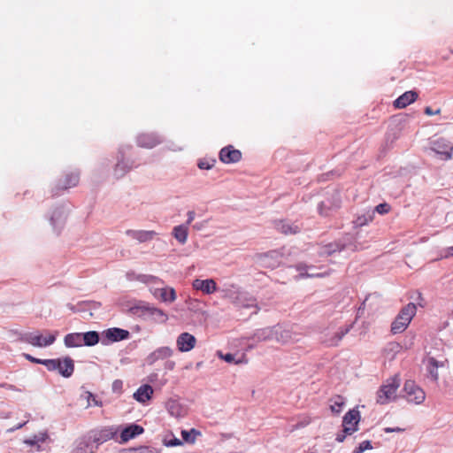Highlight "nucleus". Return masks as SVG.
Instances as JSON below:
<instances>
[{
	"label": "nucleus",
	"mask_w": 453,
	"mask_h": 453,
	"mask_svg": "<svg viewBox=\"0 0 453 453\" xmlns=\"http://www.w3.org/2000/svg\"><path fill=\"white\" fill-rule=\"evenodd\" d=\"M141 280L149 285L151 295L160 302L172 303L177 299L174 288L164 286V282L159 278L144 275Z\"/></svg>",
	"instance_id": "nucleus-1"
},
{
	"label": "nucleus",
	"mask_w": 453,
	"mask_h": 453,
	"mask_svg": "<svg viewBox=\"0 0 453 453\" xmlns=\"http://www.w3.org/2000/svg\"><path fill=\"white\" fill-rule=\"evenodd\" d=\"M99 334L96 331L87 333H71L64 338L66 348H79L82 346H94L99 342Z\"/></svg>",
	"instance_id": "nucleus-2"
},
{
	"label": "nucleus",
	"mask_w": 453,
	"mask_h": 453,
	"mask_svg": "<svg viewBox=\"0 0 453 453\" xmlns=\"http://www.w3.org/2000/svg\"><path fill=\"white\" fill-rule=\"evenodd\" d=\"M416 305L412 303L404 306L391 325V332L393 334H400L403 332L410 325L412 318L416 314Z\"/></svg>",
	"instance_id": "nucleus-3"
},
{
	"label": "nucleus",
	"mask_w": 453,
	"mask_h": 453,
	"mask_svg": "<svg viewBox=\"0 0 453 453\" xmlns=\"http://www.w3.org/2000/svg\"><path fill=\"white\" fill-rule=\"evenodd\" d=\"M58 334V331L45 332V334L36 331L26 334L23 340L34 347L45 348L55 342Z\"/></svg>",
	"instance_id": "nucleus-4"
},
{
	"label": "nucleus",
	"mask_w": 453,
	"mask_h": 453,
	"mask_svg": "<svg viewBox=\"0 0 453 453\" xmlns=\"http://www.w3.org/2000/svg\"><path fill=\"white\" fill-rule=\"evenodd\" d=\"M45 366L49 371H58V373L65 378L71 377L74 371L73 360L69 357L47 359Z\"/></svg>",
	"instance_id": "nucleus-5"
},
{
	"label": "nucleus",
	"mask_w": 453,
	"mask_h": 453,
	"mask_svg": "<svg viewBox=\"0 0 453 453\" xmlns=\"http://www.w3.org/2000/svg\"><path fill=\"white\" fill-rule=\"evenodd\" d=\"M400 386L397 378L388 379L377 393V402L380 404H386L396 398V391Z\"/></svg>",
	"instance_id": "nucleus-6"
},
{
	"label": "nucleus",
	"mask_w": 453,
	"mask_h": 453,
	"mask_svg": "<svg viewBox=\"0 0 453 453\" xmlns=\"http://www.w3.org/2000/svg\"><path fill=\"white\" fill-rule=\"evenodd\" d=\"M130 145H121L117 154V163L113 168V175L116 179L124 177L133 167L131 162L127 160L126 154L131 150Z\"/></svg>",
	"instance_id": "nucleus-7"
},
{
	"label": "nucleus",
	"mask_w": 453,
	"mask_h": 453,
	"mask_svg": "<svg viewBox=\"0 0 453 453\" xmlns=\"http://www.w3.org/2000/svg\"><path fill=\"white\" fill-rule=\"evenodd\" d=\"M403 390L404 398L410 403L421 404L426 399L425 391L413 380H406Z\"/></svg>",
	"instance_id": "nucleus-8"
},
{
	"label": "nucleus",
	"mask_w": 453,
	"mask_h": 453,
	"mask_svg": "<svg viewBox=\"0 0 453 453\" xmlns=\"http://www.w3.org/2000/svg\"><path fill=\"white\" fill-rule=\"evenodd\" d=\"M430 149L437 154L441 160H449L452 157L453 142L450 141L439 137L430 142Z\"/></svg>",
	"instance_id": "nucleus-9"
},
{
	"label": "nucleus",
	"mask_w": 453,
	"mask_h": 453,
	"mask_svg": "<svg viewBox=\"0 0 453 453\" xmlns=\"http://www.w3.org/2000/svg\"><path fill=\"white\" fill-rule=\"evenodd\" d=\"M138 308L141 309L144 316L156 323L164 324L168 320V315L163 310L150 303H142Z\"/></svg>",
	"instance_id": "nucleus-10"
},
{
	"label": "nucleus",
	"mask_w": 453,
	"mask_h": 453,
	"mask_svg": "<svg viewBox=\"0 0 453 453\" xmlns=\"http://www.w3.org/2000/svg\"><path fill=\"white\" fill-rule=\"evenodd\" d=\"M68 211L65 207H58L50 214V222L56 234H59L63 229L67 218Z\"/></svg>",
	"instance_id": "nucleus-11"
},
{
	"label": "nucleus",
	"mask_w": 453,
	"mask_h": 453,
	"mask_svg": "<svg viewBox=\"0 0 453 453\" xmlns=\"http://www.w3.org/2000/svg\"><path fill=\"white\" fill-rule=\"evenodd\" d=\"M163 140L160 135L156 133H142L136 137L137 146L144 149H153L162 143Z\"/></svg>",
	"instance_id": "nucleus-12"
},
{
	"label": "nucleus",
	"mask_w": 453,
	"mask_h": 453,
	"mask_svg": "<svg viewBox=\"0 0 453 453\" xmlns=\"http://www.w3.org/2000/svg\"><path fill=\"white\" fill-rule=\"evenodd\" d=\"M350 236L347 235L342 240L326 244L319 249V255L322 257L331 256L335 252H340L350 245Z\"/></svg>",
	"instance_id": "nucleus-13"
},
{
	"label": "nucleus",
	"mask_w": 453,
	"mask_h": 453,
	"mask_svg": "<svg viewBox=\"0 0 453 453\" xmlns=\"http://www.w3.org/2000/svg\"><path fill=\"white\" fill-rule=\"evenodd\" d=\"M360 419V414L358 411L351 410L348 411L342 421L343 433L345 434H352L357 429V424Z\"/></svg>",
	"instance_id": "nucleus-14"
},
{
	"label": "nucleus",
	"mask_w": 453,
	"mask_h": 453,
	"mask_svg": "<svg viewBox=\"0 0 453 453\" xmlns=\"http://www.w3.org/2000/svg\"><path fill=\"white\" fill-rule=\"evenodd\" d=\"M196 338L188 332L181 333L176 338V346L180 352H189L196 347Z\"/></svg>",
	"instance_id": "nucleus-15"
},
{
	"label": "nucleus",
	"mask_w": 453,
	"mask_h": 453,
	"mask_svg": "<svg viewBox=\"0 0 453 453\" xmlns=\"http://www.w3.org/2000/svg\"><path fill=\"white\" fill-rule=\"evenodd\" d=\"M192 288L204 295H211L218 290L217 283L213 279H196L192 281Z\"/></svg>",
	"instance_id": "nucleus-16"
},
{
	"label": "nucleus",
	"mask_w": 453,
	"mask_h": 453,
	"mask_svg": "<svg viewBox=\"0 0 453 453\" xmlns=\"http://www.w3.org/2000/svg\"><path fill=\"white\" fill-rule=\"evenodd\" d=\"M174 353V350L168 346H162L152 351L147 357L149 365H153L158 360L170 358Z\"/></svg>",
	"instance_id": "nucleus-17"
},
{
	"label": "nucleus",
	"mask_w": 453,
	"mask_h": 453,
	"mask_svg": "<svg viewBox=\"0 0 453 453\" xmlns=\"http://www.w3.org/2000/svg\"><path fill=\"white\" fill-rule=\"evenodd\" d=\"M142 426L136 424H130L124 427L120 432V443H126L136 436L143 434Z\"/></svg>",
	"instance_id": "nucleus-18"
},
{
	"label": "nucleus",
	"mask_w": 453,
	"mask_h": 453,
	"mask_svg": "<svg viewBox=\"0 0 453 453\" xmlns=\"http://www.w3.org/2000/svg\"><path fill=\"white\" fill-rule=\"evenodd\" d=\"M92 437H81L75 441L72 453H96Z\"/></svg>",
	"instance_id": "nucleus-19"
},
{
	"label": "nucleus",
	"mask_w": 453,
	"mask_h": 453,
	"mask_svg": "<svg viewBox=\"0 0 453 453\" xmlns=\"http://www.w3.org/2000/svg\"><path fill=\"white\" fill-rule=\"evenodd\" d=\"M241 157L240 150H234L232 146L225 147L219 152V158L225 164L236 163Z\"/></svg>",
	"instance_id": "nucleus-20"
},
{
	"label": "nucleus",
	"mask_w": 453,
	"mask_h": 453,
	"mask_svg": "<svg viewBox=\"0 0 453 453\" xmlns=\"http://www.w3.org/2000/svg\"><path fill=\"white\" fill-rule=\"evenodd\" d=\"M126 234L132 239L138 241L140 243L147 242L154 239L157 234L152 230H133L129 229L126 231Z\"/></svg>",
	"instance_id": "nucleus-21"
},
{
	"label": "nucleus",
	"mask_w": 453,
	"mask_h": 453,
	"mask_svg": "<svg viewBox=\"0 0 453 453\" xmlns=\"http://www.w3.org/2000/svg\"><path fill=\"white\" fill-rule=\"evenodd\" d=\"M280 262L281 256L277 251H271L259 256V263L265 267L274 268L278 266Z\"/></svg>",
	"instance_id": "nucleus-22"
},
{
	"label": "nucleus",
	"mask_w": 453,
	"mask_h": 453,
	"mask_svg": "<svg viewBox=\"0 0 453 453\" xmlns=\"http://www.w3.org/2000/svg\"><path fill=\"white\" fill-rule=\"evenodd\" d=\"M50 440V435L47 431H42L33 435L32 437L24 440V443L28 446L35 447L37 451H42V443L46 442Z\"/></svg>",
	"instance_id": "nucleus-23"
},
{
	"label": "nucleus",
	"mask_w": 453,
	"mask_h": 453,
	"mask_svg": "<svg viewBox=\"0 0 453 453\" xmlns=\"http://www.w3.org/2000/svg\"><path fill=\"white\" fill-rule=\"evenodd\" d=\"M424 364L426 365V369L429 373L430 377L433 380L436 381L439 378L438 368L442 367L444 365L443 361H438L433 357H427L424 360Z\"/></svg>",
	"instance_id": "nucleus-24"
},
{
	"label": "nucleus",
	"mask_w": 453,
	"mask_h": 453,
	"mask_svg": "<svg viewBox=\"0 0 453 453\" xmlns=\"http://www.w3.org/2000/svg\"><path fill=\"white\" fill-rule=\"evenodd\" d=\"M351 327V325L345 327H341L332 336H329L327 334H326L323 339L324 342H326L328 346H337L342 339L350 331Z\"/></svg>",
	"instance_id": "nucleus-25"
},
{
	"label": "nucleus",
	"mask_w": 453,
	"mask_h": 453,
	"mask_svg": "<svg viewBox=\"0 0 453 453\" xmlns=\"http://www.w3.org/2000/svg\"><path fill=\"white\" fill-rule=\"evenodd\" d=\"M153 388L151 386L148 384L142 385L137 388V390L134 393L133 397L140 403H145L153 395Z\"/></svg>",
	"instance_id": "nucleus-26"
},
{
	"label": "nucleus",
	"mask_w": 453,
	"mask_h": 453,
	"mask_svg": "<svg viewBox=\"0 0 453 453\" xmlns=\"http://www.w3.org/2000/svg\"><path fill=\"white\" fill-rule=\"evenodd\" d=\"M418 97V94L414 91H406L397 99L395 100L394 105L395 108L403 109L413 103Z\"/></svg>",
	"instance_id": "nucleus-27"
},
{
	"label": "nucleus",
	"mask_w": 453,
	"mask_h": 453,
	"mask_svg": "<svg viewBox=\"0 0 453 453\" xmlns=\"http://www.w3.org/2000/svg\"><path fill=\"white\" fill-rule=\"evenodd\" d=\"M105 337L111 342H119L129 337V332L121 328L112 327L104 331Z\"/></svg>",
	"instance_id": "nucleus-28"
},
{
	"label": "nucleus",
	"mask_w": 453,
	"mask_h": 453,
	"mask_svg": "<svg viewBox=\"0 0 453 453\" xmlns=\"http://www.w3.org/2000/svg\"><path fill=\"white\" fill-rule=\"evenodd\" d=\"M166 409L171 416L181 418L187 414L186 408L176 400H169L166 403Z\"/></svg>",
	"instance_id": "nucleus-29"
},
{
	"label": "nucleus",
	"mask_w": 453,
	"mask_h": 453,
	"mask_svg": "<svg viewBox=\"0 0 453 453\" xmlns=\"http://www.w3.org/2000/svg\"><path fill=\"white\" fill-rule=\"evenodd\" d=\"M172 234L180 244L183 245L187 242L188 240V227L184 224L175 226L173 228Z\"/></svg>",
	"instance_id": "nucleus-30"
},
{
	"label": "nucleus",
	"mask_w": 453,
	"mask_h": 453,
	"mask_svg": "<svg viewBox=\"0 0 453 453\" xmlns=\"http://www.w3.org/2000/svg\"><path fill=\"white\" fill-rule=\"evenodd\" d=\"M274 341L281 343H287L292 340V333L289 330L284 329L279 325L274 326Z\"/></svg>",
	"instance_id": "nucleus-31"
},
{
	"label": "nucleus",
	"mask_w": 453,
	"mask_h": 453,
	"mask_svg": "<svg viewBox=\"0 0 453 453\" xmlns=\"http://www.w3.org/2000/svg\"><path fill=\"white\" fill-rule=\"evenodd\" d=\"M274 326L258 329L254 334V339L258 342L273 341L274 336Z\"/></svg>",
	"instance_id": "nucleus-32"
},
{
	"label": "nucleus",
	"mask_w": 453,
	"mask_h": 453,
	"mask_svg": "<svg viewBox=\"0 0 453 453\" xmlns=\"http://www.w3.org/2000/svg\"><path fill=\"white\" fill-rule=\"evenodd\" d=\"M117 430L113 428L104 429L100 433L93 437V441L97 444L107 441L114 437Z\"/></svg>",
	"instance_id": "nucleus-33"
},
{
	"label": "nucleus",
	"mask_w": 453,
	"mask_h": 453,
	"mask_svg": "<svg viewBox=\"0 0 453 453\" xmlns=\"http://www.w3.org/2000/svg\"><path fill=\"white\" fill-rule=\"evenodd\" d=\"M80 180V173L78 172H71L66 174L62 182V188L67 189L75 187Z\"/></svg>",
	"instance_id": "nucleus-34"
},
{
	"label": "nucleus",
	"mask_w": 453,
	"mask_h": 453,
	"mask_svg": "<svg viewBox=\"0 0 453 453\" xmlns=\"http://www.w3.org/2000/svg\"><path fill=\"white\" fill-rule=\"evenodd\" d=\"M236 303L240 308L252 309L250 314H256L258 311L257 304L253 298H239Z\"/></svg>",
	"instance_id": "nucleus-35"
},
{
	"label": "nucleus",
	"mask_w": 453,
	"mask_h": 453,
	"mask_svg": "<svg viewBox=\"0 0 453 453\" xmlns=\"http://www.w3.org/2000/svg\"><path fill=\"white\" fill-rule=\"evenodd\" d=\"M276 228L283 234H296L299 228L296 225L290 224L287 221H280L276 224Z\"/></svg>",
	"instance_id": "nucleus-36"
},
{
	"label": "nucleus",
	"mask_w": 453,
	"mask_h": 453,
	"mask_svg": "<svg viewBox=\"0 0 453 453\" xmlns=\"http://www.w3.org/2000/svg\"><path fill=\"white\" fill-rule=\"evenodd\" d=\"M314 269L313 266H307L306 265H299L297 266V270L300 271L301 276H307V277H323L325 276L324 273H318L312 272Z\"/></svg>",
	"instance_id": "nucleus-37"
},
{
	"label": "nucleus",
	"mask_w": 453,
	"mask_h": 453,
	"mask_svg": "<svg viewBox=\"0 0 453 453\" xmlns=\"http://www.w3.org/2000/svg\"><path fill=\"white\" fill-rule=\"evenodd\" d=\"M198 435H200V432H198L197 430H196L194 428H192L188 431V430L181 431V437L185 442H188V443L195 442V441Z\"/></svg>",
	"instance_id": "nucleus-38"
},
{
	"label": "nucleus",
	"mask_w": 453,
	"mask_h": 453,
	"mask_svg": "<svg viewBox=\"0 0 453 453\" xmlns=\"http://www.w3.org/2000/svg\"><path fill=\"white\" fill-rule=\"evenodd\" d=\"M219 357H220V358H222L226 362H227V363H234L235 365L243 364V363L247 362L243 355H242L241 357H237L236 355L227 353V354H225V355L219 354Z\"/></svg>",
	"instance_id": "nucleus-39"
},
{
	"label": "nucleus",
	"mask_w": 453,
	"mask_h": 453,
	"mask_svg": "<svg viewBox=\"0 0 453 453\" xmlns=\"http://www.w3.org/2000/svg\"><path fill=\"white\" fill-rule=\"evenodd\" d=\"M344 404V399L342 396L337 395L331 400L330 409L334 413H340Z\"/></svg>",
	"instance_id": "nucleus-40"
},
{
	"label": "nucleus",
	"mask_w": 453,
	"mask_h": 453,
	"mask_svg": "<svg viewBox=\"0 0 453 453\" xmlns=\"http://www.w3.org/2000/svg\"><path fill=\"white\" fill-rule=\"evenodd\" d=\"M121 453H157V451L148 446H140L138 448L126 449Z\"/></svg>",
	"instance_id": "nucleus-41"
},
{
	"label": "nucleus",
	"mask_w": 453,
	"mask_h": 453,
	"mask_svg": "<svg viewBox=\"0 0 453 453\" xmlns=\"http://www.w3.org/2000/svg\"><path fill=\"white\" fill-rule=\"evenodd\" d=\"M82 397H84L87 401V405H86V408H88L92 405H96V406H100L101 405V403L98 402L96 398V396L90 393V392H85L83 395H82Z\"/></svg>",
	"instance_id": "nucleus-42"
},
{
	"label": "nucleus",
	"mask_w": 453,
	"mask_h": 453,
	"mask_svg": "<svg viewBox=\"0 0 453 453\" xmlns=\"http://www.w3.org/2000/svg\"><path fill=\"white\" fill-rule=\"evenodd\" d=\"M372 220V213H368L366 215H361L357 218L354 224L356 226H362L366 225L368 222Z\"/></svg>",
	"instance_id": "nucleus-43"
},
{
	"label": "nucleus",
	"mask_w": 453,
	"mask_h": 453,
	"mask_svg": "<svg viewBox=\"0 0 453 453\" xmlns=\"http://www.w3.org/2000/svg\"><path fill=\"white\" fill-rule=\"evenodd\" d=\"M402 349V345L398 342H390L388 344L385 350L388 353H392V356L394 357L396 353L400 352Z\"/></svg>",
	"instance_id": "nucleus-44"
},
{
	"label": "nucleus",
	"mask_w": 453,
	"mask_h": 453,
	"mask_svg": "<svg viewBox=\"0 0 453 453\" xmlns=\"http://www.w3.org/2000/svg\"><path fill=\"white\" fill-rule=\"evenodd\" d=\"M372 449V443L370 441H362L358 447H357L354 450H353V453H363L365 452V450L367 449Z\"/></svg>",
	"instance_id": "nucleus-45"
},
{
	"label": "nucleus",
	"mask_w": 453,
	"mask_h": 453,
	"mask_svg": "<svg viewBox=\"0 0 453 453\" xmlns=\"http://www.w3.org/2000/svg\"><path fill=\"white\" fill-rule=\"evenodd\" d=\"M453 256V246L449 247L441 251L440 256L435 258L434 260H440L443 258H448Z\"/></svg>",
	"instance_id": "nucleus-46"
},
{
	"label": "nucleus",
	"mask_w": 453,
	"mask_h": 453,
	"mask_svg": "<svg viewBox=\"0 0 453 453\" xmlns=\"http://www.w3.org/2000/svg\"><path fill=\"white\" fill-rule=\"evenodd\" d=\"M213 166V161H208V160H200L199 163H198V167L200 169H204V170H210L211 169Z\"/></svg>",
	"instance_id": "nucleus-47"
},
{
	"label": "nucleus",
	"mask_w": 453,
	"mask_h": 453,
	"mask_svg": "<svg viewBox=\"0 0 453 453\" xmlns=\"http://www.w3.org/2000/svg\"><path fill=\"white\" fill-rule=\"evenodd\" d=\"M389 205L388 203H380L375 207V211L380 214H385L388 212Z\"/></svg>",
	"instance_id": "nucleus-48"
},
{
	"label": "nucleus",
	"mask_w": 453,
	"mask_h": 453,
	"mask_svg": "<svg viewBox=\"0 0 453 453\" xmlns=\"http://www.w3.org/2000/svg\"><path fill=\"white\" fill-rule=\"evenodd\" d=\"M181 444H182L181 441L178 438L165 440V445L166 447H175V446H180Z\"/></svg>",
	"instance_id": "nucleus-49"
},
{
	"label": "nucleus",
	"mask_w": 453,
	"mask_h": 453,
	"mask_svg": "<svg viewBox=\"0 0 453 453\" xmlns=\"http://www.w3.org/2000/svg\"><path fill=\"white\" fill-rule=\"evenodd\" d=\"M24 357H25L27 360H29V361H31V362H33V363H35V364H41V365H43L45 366V362H46V360H47V359H39V358H35V357H32V356H31V355H29V354H24Z\"/></svg>",
	"instance_id": "nucleus-50"
},
{
	"label": "nucleus",
	"mask_w": 453,
	"mask_h": 453,
	"mask_svg": "<svg viewBox=\"0 0 453 453\" xmlns=\"http://www.w3.org/2000/svg\"><path fill=\"white\" fill-rule=\"evenodd\" d=\"M123 382L120 380H116L112 383V390L114 392H119L122 389Z\"/></svg>",
	"instance_id": "nucleus-51"
},
{
	"label": "nucleus",
	"mask_w": 453,
	"mask_h": 453,
	"mask_svg": "<svg viewBox=\"0 0 453 453\" xmlns=\"http://www.w3.org/2000/svg\"><path fill=\"white\" fill-rule=\"evenodd\" d=\"M187 221L184 225H187V226L188 227V226L192 223V221L195 219L196 218V213L194 211H188V213H187Z\"/></svg>",
	"instance_id": "nucleus-52"
},
{
	"label": "nucleus",
	"mask_w": 453,
	"mask_h": 453,
	"mask_svg": "<svg viewBox=\"0 0 453 453\" xmlns=\"http://www.w3.org/2000/svg\"><path fill=\"white\" fill-rule=\"evenodd\" d=\"M175 362L173 361V360H167L165 365H164V367L165 370L167 371H173L174 368H175Z\"/></svg>",
	"instance_id": "nucleus-53"
},
{
	"label": "nucleus",
	"mask_w": 453,
	"mask_h": 453,
	"mask_svg": "<svg viewBox=\"0 0 453 453\" xmlns=\"http://www.w3.org/2000/svg\"><path fill=\"white\" fill-rule=\"evenodd\" d=\"M404 429L401 428V427H385L384 428V432L385 433H401V432H403Z\"/></svg>",
	"instance_id": "nucleus-54"
},
{
	"label": "nucleus",
	"mask_w": 453,
	"mask_h": 453,
	"mask_svg": "<svg viewBox=\"0 0 453 453\" xmlns=\"http://www.w3.org/2000/svg\"><path fill=\"white\" fill-rule=\"evenodd\" d=\"M440 111H441L440 109H438L435 111H434L431 107H426V109H425V113L426 115H429V116H432V115H434V114H438V113H440Z\"/></svg>",
	"instance_id": "nucleus-55"
},
{
	"label": "nucleus",
	"mask_w": 453,
	"mask_h": 453,
	"mask_svg": "<svg viewBox=\"0 0 453 453\" xmlns=\"http://www.w3.org/2000/svg\"><path fill=\"white\" fill-rule=\"evenodd\" d=\"M0 388H4L9 390H15V387L7 383H0Z\"/></svg>",
	"instance_id": "nucleus-56"
},
{
	"label": "nucleus",
	"mask_w": 453,
	"mask_h": 453,
	"mask_svg": "<svg viewBox=\"0 0 453 453\" xmlns=\"http://www.w3.org/2000/svg\"><path fill=\"white\" fill-rule=\"evenodd\" d=\"M345 439V434H337L336 441L339 442H342Z\"/></svg>",
	"instance_id": "nucleus-57"
},
{
	"label": "nucleus",
	"mask_w": 453,
	"mask_h": 453,
	"mask_svg": "<svg viewBox=\"0 0 453 453\" xmlns=\"http://www.w3.org/2000/svg\"><path fill=\"white\" fill-rule=\"evenodd\" d=\"M23 426H24V424H19V425L15 427V429H19V428H21Z\"/></svg>",
	"instance_id": "nucleus-58"
},
{
	"label": "nucleus",
	"mask_w": 453,
	"mask_h": 453,
	"mask_svg": "<svg viewBox=\"0 0 453 453\" xmlns=\"http://www.w3.org/2000/svg\"><path fill=\"white\" fill-rule=\"evenodd\" d=\"M357 250V245H353L352 250L356 251Z\"/></svg>",
	"instance_id": "nucleus-59"
},
{
	"label": "nucleus",
	"mask_w": 453,
	"mask_h": 453,
	"mask_svg": "<svg viewBox=\"0 0 453 453\" xmlns=\"http://www.w3.org/2000/svg\"><path fill=\"white\" fill-rule=\"evenodd\" d=\"M319 213H323L322 211H321V206L319 207Z\"/></svg>",
	"instance_id": "nucleus-60"
}]
</instances>
